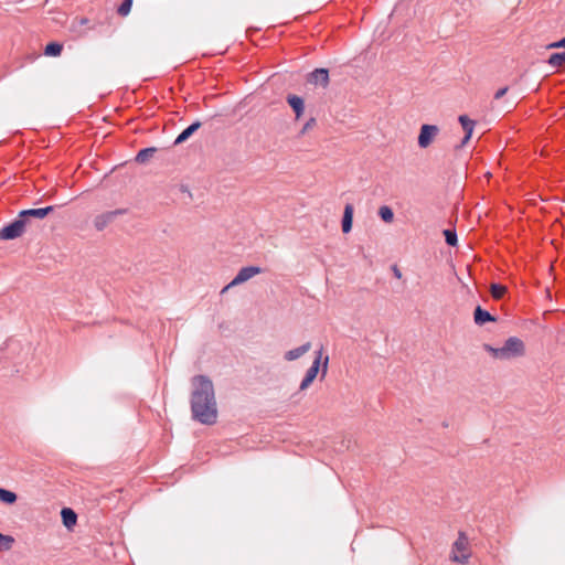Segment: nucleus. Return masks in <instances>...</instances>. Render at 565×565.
<instances>
[{
	"label": "nucleus",
	"mask_w": 565,
	"mask_h": 565,
	"mask_svg": "<svg viewBox=\"0 0 565 565\" xmlns=\"http://www.w3.org/2000/svg\"><path fill=\"white\" fill-rule=\"evenodd\" d=\"M62 523L67 530H73L77 523V513L71 508L61 510Z\"/></svg>",
	"instance_id": "13"
},
{
	"label": "nucleus",
	"mask_w": 565,
	"mask_h": 565,
	"mask_svg": "<svg viewBox=\"0 0 565 565\" xmlns=\"http://www.w3.org/2000/svg\"><path fill=\"white\" fill-rule=\"evenodd\" d=\"M2 535V533H0V536Z\"/></svg>",
	"instance_id": "35"
},
{
	"label": "nucleus",
	"mask_w": 565,
	"mask_h": 565,
	"mask_svg": "<svg viewBox=\"0 0 565 565\" xmlns=\"http://www.w3.org/2000/svg\"><path fill=\"white\" fill-rule=\"evenodd\" d=\"M467 550H468V537L466 536V534L463 532H460L457 541L454 543V546H452V554H454L451 557L452 561L461 563V564L466 563L469 557Z\"/></svg>",
	"instance_id": "6"
},
{
	"label": "nucleus",
	"mask_w": 565,
	"mask_h": 565,
	"mask_svg": "<svg viewBox=\"0 0 565 565\" xmlns=\"http://www.w3.org/2000/svg\"><path fill=\"white\" fill-rule=\"evenodd\" d=\"M507 90V87L497 90V102H499L503 97ZM515 105L516 98H507L500 103H497V113L501 111L503 114H508L515 107Z\"/></svg>",
	"instance_id": "10"
},
{
	"label": "nucleus",
	"mask_w": 565,
	"mask_h": 565,
	"mask_svg": "<svg viewBox=\"0 0 565 565\" xmlns=\"http://www.w3.org/2000/svg\"><path fill=\"white\" fill-rule=\"evenodd\" d=\"M353 205L347 204L344 206L343 211V218H342V231L343 233H349L352 230V222H353Z\"/></svg>",
	"instance_id": "16"
},
{
	"label": "nucleus",
	"mask_w": 565,
	"mask_h": 565,
	"mask_svg": "<svg viewBox=\"0 0 565 565\" xmlns=\"http://www.w3.org/2000/svg\"><path fill=\"white\" fill-rule=\"evenodd\" d=\"M439 127L436 125L424 124L419 129L417 138L418 147L420 149H427L439 135Z\"/></svg>",
	"instance_id": "3"
},
{
	"label": "nucleus",
	"mask_w": 565,
	"mask_h": 565,
	"mask_svg": "<svg viewBox=\"0 0 565 565\" xmlns=\"http://www.w3.org/2000/svg\"><path fill=\"white\" fill-rule=\"evenodd\" d=\"M494 290H495L494 282H491V284L489 285V291H490V294H491V296H492V297H494Z\"/></svg>",
	"instance_id": "32"
},
{
	"label": "nucleus",
	"mask_w": 565,
	"mask_h": 565,
	"mask_svg": "<svg viewBox=\"0 0 565 565\" xmlns=\"http://www.w3.org/2000/svg\"><path fill=\"white\" fill-rule=\"evenodd\" d=\"M321 360H322V349H320L317 352L316 358H315L311 366L308 369L305 379L300 383V387L299 388L301 391L307 390L311 385V383L315 381V379L317 377V374L319 372V366L321 364Z\"/></svg>",
	"instance_id": "7"
},
{
	"label": "nucleus",
	"mask_w": 565,
	"mask_h": 565,
	"mask_svg": "<svg viewBox=\"0 0 565 565\" xmlns=\"http://www.w3.org/2000/svg\"><path fill=\"white\" fill-rule=\"evenodd\" d=\"M524 353V342L516 337H511L504 342V344L500 349H497V359L511 360L523 356Z\"/></svg>",
	"instance_id": "2"
},
{
	"label": "nucleus",
	"mask_w": 565,
	"mask_h": 565,
	"mask_svg": "<svg viewBox=\"0 0 565 565\" xmlns=\"http://www.w3.org/2000/svg\"><path fill=\"white\" fill-rule=\"evenodd\" d=\"M262 271H263L262 268L258 266H247V267L241 268L239 271L237 273V275L235 276V278L227 286H225L223 288L222 292H225L230 288L249 280L250 278L260 274Z\"/></svg>",
	"instance_id": "5"
},
{
	"label": "nucleus",
	"mask_w": 565,
	"mask_h": 565,
	"mask_svg": "<svg viewBox=\"0 0 565 565\" xmlns=\"http://www.w3.org/2000/svg\"><path fill=\"white\" fill-rule=\"evenodd\" d=\"M547 62L552 67H561L565 65V52L552 54Z\"/></svg>",
	"instance_id": "21"
},
{
	"label": "nucleus",
	"mask_w": 565,
	"mask_h": 565,
	"mask_svg": "<svg viewBox=\"0 0 565 565\" xmlns=\"http://www.w3.org/2000/svg\"><path fill=\"white\" fill-rule=\"evenodd\" d=\"M317 125V120L316 118L311 117L309 118L305 125L302 126V128L300 129L299 131V136L302 137L305 136L308 131H310L311 129H313Z\"/></svg>",
	"instance_id": "24"
},
{
	"label": "nucleus",
	"mask_w": 565,
	"mask_h": 565,
	"mask_svg": "<svg viewBox=\"0 0 565 565\" xmlns=\"http://www.w3.org/2000/svg\"><path fill=\"white\" fill-rule=\"evenodd\" d=\"M444 235L446 238V242L450 246H455L457 244V234L454 231L445 230Z\"/></svg>",
	"instance_id": "26"
},
{
	"label": "nucleus",
	"mask_w": 565,
	"mask_h": 565,
	"mask_svg": "<svg viewBox=\"0 0 565 565\" xmlns=\"http://www.w3.org/2000/svg\"><path fill=\"white\" fill-rule=\"evenodd\" d=\"M546 47L547 49L565 47V36L562 40L557 41V42H553V43L548 44Z\"/></svg>",
	"instance_id": "28"
},
{
	"label": "nucleus",
	"mask_w": 565,
	"mask_h": 565,
	"mask_svg": "<svg viewBox=\"0 0 565 565\" xmlns=\"http://www.w3.org/2000/svg\"><path fill=\"white\" fill-rule=\"evenodd\" d=\"M63 50V45L57 42H51L46 44L44 49V54L46 56H60Z\"/></svg>",
	"instance_id": "19"
},
{
	"label": "nucleus",
	"mask_w": 565,
	"mask_h": 565,
	"mask_svg": "<svg viewBox=\"0 0 565 565\" xmlns=\"http://www.w3.org/2000/svg\"><path fill=\"white\" fill-rule=\"evenodd\" d=\"M287 103L295 113V119L299 120L305 113V100L298 95L290 94L287 96Z\"/></svg>",
	"instance_id": "11"
},
{
	"label": "nucleus",
	"mask_w": 565,
	"mask_h": 565,
	"mask_svg": "<svg viewBox=\"0 0 565 565\" xmlns=\"http://www.w3.org/2000/svg\"><path fill=\"white\" fill-rule=\"evenodd\" d=\"M328 363H329V356H326L324 361H323V364H322V376H324L327 374Z\"/></svg>",
	"instance_id": "30"
},
{
	"label": "nucleus",
	"mask_w": 565,
	"mask_h": 565,
	"mask_svg": "<svg viewBox=\"0 0 565 565\" xmlns=\"http://www.w3.org/2000/svg\"><path fill=\"white\" fill-rule=\"evenodd\" d=\"M310 82L326 87L329 83V73L326 68H317L310 74Z\"/></svg>",
	"instance_id": "14"
},
{
	"label": "nucleus",
	"mask_w": 565,
	"mask_h": 565,
	"mask_svg": "<svg viewBox=\"0 0 565 565\" xmlns=\"http://www.w3.org/2000/svg\"><path fill=\"white\" fill-rule=\"evenodd\" d=\"M0 494H14V493L9 490L0 488Z\"/></svg>",
	"instance_id": "33"
},
{
	"label": "nucleus",
	"mask_w": 565,
	"mask_h": 565,
	"mask_svg": "<svg viewBox=\"0 0 565 565\" xmlns=\"http://www.w3.org/2000/svg\"><path fill=\"white\" fill-rule=\"evenodd\" d=\"M17 499H18V497H0V500L7 504L15 503Z\"/></svg>",
	"instance_id": "29"
},
{
	"label": "nucleus",
	"mask_w": 565,
	"mask_h": 565,
	"mask_svg": "<svg viewBox=\"0 0 565 565\" xmlns=\"http://www.w3.org/2000/svg\"><path fill=\"white\" fill-rule=\"evenodd\" d=\"M132 6V0H124V2L118 8V13L122 17H126L129 14Z\"/></svg>",
	"instance_id": "25"
},
{
	"label": "nucleus",
	"mask_w": 565,
	"mask_h": 565,
	"mask_svg": "<svg viewBox=\"0 0 565 565\" xmlns=\"http://www.w3.org/2000/svg\"><path fill=\"white\" fill-rule=\"evenodd\" d=\"M379 215L386 223H391L394 220V213H393L392 209L386 205L380 207Z\"/></svg>",
	"instance_id": "23"
},
{
	"label": "nucleus",
	"mask_w": 565,
	"mask_h": 565,
	"mask_svg": "<svg viewBox=\"0 0 565 565\" xmlns=\"http://www.w3.org/2000/svg\"><path fill=\"white\" fill-rule=\"evenodd\" d=\"M156 152V148H145L141 149L136 157V161L139 163L147 162Z\"/></svg>",
	"instance_id": "20"
},
{
	"label": "nucleus",
	"mask_w": 565,
	"mask_h": 565,
	"mask_svg": "<svg viewBox=\"0 0 565 565\" xmlns=\"http://www.w3.org/2000/svg\"><path fill=\"white\" fill-rule=\"evenodd\" d=\"M14 539L10 535L2 534L0 536V552L10 551L13 546Z\"/></svg>",
	"instance_id": "22"
},
{
	"label": "nucleus",
	"mask_w": 565,
	"mask_h": 565,
	"mask_svg": "<svg viewBox=\"0 0 565 565\" xmlns=\"http://www.w3.org/2000/svg\"><path fill=\"white\" fill-rule=\"evenodd\" d=\"M494 316H492L489 311L482 309L480 306H477L473 311V322L475 324L482 327L488 322H493Z\"/></svg>",
	"instance_id": "12"
},
{
	"label": "nucleus",
	"mask_w": 565,
	"mask_h": 565,
	"mask_svg": "<svg viewBox=\"0 0 565 565\" xmlns=\"http://www.w3.org/2000/svg\"><path fill=\"white\" fill-rule=\"evenodd\" d=\"M458 120L465 131V137L462 138L460 145L456 147L457 149L466 146L470 141L475 129V121L471 120L467 115H460Z\"/></svg>",
	"instance_id": "8"
},
{
	"label": "nucleus",
	"mask_w": 565,
	"mask_h": 565,
	"mask_svg": "<svg viewBox=\"0 0 565 565\" xmlns=\"http://www.w3.org/2000/svg\"><path fill=\"white\" fill-rule=\"evenodd\" d=\"M311 349V343L307 342L302 344L301 347L295 348L292 350H289L285 353V360L286 361H295L299 358H301L303 354H306Z\"/></svg>",
	"instance_id": "15"
},
{
	"label": "nucleus",
	"mask_w": 565,
	"mask_h": 565,
	"mask_svg": "<svg viewBox=\"0 0 565 565\" xmlns=\"http://www.w3.org/2000/svg\"><path fill=\"white\" fill-rule=\"evenodd\" d=\"M501 310L504 311L505 316H509V309L504 305H502Z\"/></svg>",
	"instance_id": "34"
},
{
	"label": "nucleus",
	"mask_w": 565,
	"mask_h": 565,
	"mask_svg": "<svg viewBox=\"0 0 565 565\" xmlns=\"http://www.w3.org/2000/svg\"><path fill=\"white\" fill-rule=\"evenodd\" d=\"M122 212L120 210L116 211H109L102 213L97 215L94 218V226L97 231H103L105 227L108 226L118 215H120Z\"/></svg>",
	"instance_id": "9"
},
{
	"label": "nucleus",
	"mask_w": 565,
	"mask_h": 565,
	"mask_svg": "<svg viewBox=\"0 0 565 565\" xmlns=\"http://www.w3.org/2000/svg\"><path fill=\"white\" fill-rule=\"evenodd\" d=\"M201 127L200 121H195L190 125L186 129H184L175 139L174 143L179 145L184 142L188 138H190L199 128Z\"/></svg>",
	"instance_id": "18"
},
{
	"label": "nucleus",
	"mask_w": 565,
	"mask_h": 565,
	"mask_svg": "<svg viewBox=\"0 0 565 565\" xmlns=\"http://www.w3.org/2000/svg\"><path fill=\"white\" fill-rule=\"evenodd\" d=\"M483 349L490 353H494V348L491 344H483Z\"/></svg>",
	"instance_id": "31"
},
{
	"label": "nucleus",
	"mask_w": 565,
	"mask_h": 565,
	"mask_svg": "<svg viewBox=\"0 0 565 565\" xmlns=\"http://www.w3.org/2000/svg\"><path fill=\"white\" fill-rule=\"evenodd\" d=\"M53 211V206H46L41 209H30L24 210L20 213V217L24 218L25 216H34L38 218H44L50 212Z\"/></svg>",
	"instance_id": "17"
},
{
	"label": "nucleus",
	"mask_w": 565,
	"mask_h": 565,
	"mask_svg": "<svg viewBox=\"0 0 565 565\" xmlns=\"http://www.w3.org/2000/svg\"><path fill=\"white\" fill-rule=\"evenodd\" d=\"M192 385L194 387L191 397L193 417L202 424H214L217 408L211 380L204 375H198L193 377Z\"/></svg>",
	"instance_id": "1"
},
{
	"label": "nucleus",
	"mask_w": 565,
	"mask_h": 565,
	"mask_svg": "<svg viewBox=\"0 0 565 565\" xmlns=\"http://www.w3.org/2000/svg\"><path fill=\"white\" fill-rule=\"evenodd\" d=\"M508 292V288L503 285L497 284V300L503 298Z\"/></svg>",
	"instance_id": "27"
},
{
	"label": "nucleus",
	"mask_w": 565,
	"mask_h": 565,
	"mask_svg": "<svg viewBox=\"0 0 565 565\" xmlns=\"http://www.w3.org/2000/svg\"><path fill=\"white\" fill-rule=\"evenodd\" d=\"M26 221L22 217L14 220L0 230V239L9 241L20 237L25 231Z\"/></svg>",
	"instance_id": "4"
}]
</instances>
